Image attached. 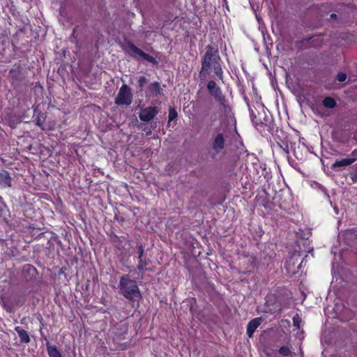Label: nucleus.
<instances>
[{
    "mask_svg": "<svg viewBox=\"0 0 357 357\" xmlns=\"http://www.w3.org/2000/svg\"><path fill=\"white\" fill-rule=\"evenodd\" d=\"M284 152L288 153H289V148H288V146L286 145L285 148L283 149Z\"/></svg>",
    "mask_w": 357,
    "mask_h": 357,
    "instance_id": "b1692460",
    "label": "nucleus"
},
{
    "mask_svg": "<svg viewBox=\"0 0 357 357\" xmlns=\"http://www.w3.org/2000/svg\"><path fill=\"white\" fill-rule=\"evenodd\" d=\"M213 68L214 73L220 79H222V70L220 65V58L218 50L211 45L206 47V51L204 54V59L202 63V70Z\"/></svg>",
    "mask_w": 357,
    "mask_h": 357,
    "instance_id": "f257e3e1",
    "label": "nucleus"
},
{
    "mask_svg": "<svg viewBox=\"0 0 357 357\" xmlns=\"http://www.w3.org/2000/svg\"><path fill=\"white\" fill-rule=\"evenodd\" d=\"M225 141L223 135L222 133L218 134L215 137L212 144L213 155L218 154L223 150L225 147Z\"/></svg>",
    "mask_w": 357,
    "mask_h": 357,
    "instance_id": "423d86ee",
    "label": "nucleus"
},
{
    "mask_svg": "<svg viewBox=\"0 0 357 357\" xmlns=\"http://www.w3.org/2000/svg\"><path fill=\"white\" fill-rule=\"evenodd\" d=\"M142 58L149 61H152L153 60V58L151 56L146 54L145 52H144Z\"/></svg>",
    "mask_w": 357,
    "mask_h": 357,
    "instance_id": "412c9836",
    "label": "nucleus"
},
{
    "mask_svg": "<svg viewBox=\"0 0 357 357\" xmlns=\"http://www.w3.org/2000/svg\"><path fill=\"white\" fill-rule=\"evenodd\" d=\"M177 112L174 109L170 108L169 112V120L172 121L177 117Z\"/></svg>",
    "mask_w": 357,
    "mask_h": 357,
    "instance_id": "6ab92c4d",
    "label": "nucleus"
},
{
    "mask_svg": "<svg viewBox=\"0 0 357 357\" xmlns=\"http://www.w3.org/2000/svg\"><path fill=\"white\" fill-rule=\"evenodd\" d=\"M12 180L9 173L6 170L0 172V187L8 188L11 186Z\"/></svg>",
    "mask_w": 357,
    "mask_h": 357,
    "instance_id": "1a4fd4ad",
    "label": "nucleus"
},
{
    "mask_svg": "<svg viewBox=\"0 0 357 357\" xmlns=\"http://www.w3.org/2000/svg\"><path fill=\"white\" fill-rule=\"evenodd\" d=\"M0 160H2V159L0 158Z\"/></svg>",
    "mask_w": 357,
    "mask_h": 357,
    "instance_id": "a878e982",
    "label": "nucleus"
},
{
    "mask_svg": "<svg viewBox=\"0 0 357 357\" xmlns=\"http://www.w3.org/2000/svg\"><path fill=\"white\" fill-rule=\"evenodd\" d=\"M148 82V79L144 76H140L138 78V88L140 91L144 90L145 84Z\"/></svg>",
    "mask_w": 357,
    "mask_h": 357,
    "instance_id": "2eb2a0df",
    "label": "nucleus"
},
{
    "mask_svg": "<svg viewBox=\"0 0 357 357\" xmlns=\"http://www.w3.org/2000/svg\"><path fill=\"white\" fill-rule=\"evenodd\" d=\"M207 88L211 96L219 102L220 111L225 116H229L231 112L230 107L227 103L220 89L217 86L216 83L214 81H209L207 84Z\"/></svg>",
    "mask_w": 357,
    "mask_h": 357,
    "instance_id": "7ed1b4c3",
    "label": "nucleus"
},
{
    "mask_svg": "<svg viewBox=\"0 0 357 357\" xmlns=\"http://www.w3.org/2000/svg\"><path fill=\"white\" fill-rule=\"evenodd\" d=\"M331 18L336 17V15L333 13V14L331 15Z\"/></svg>",
    "mask_w": 357,
    "mask_h": 357,
    "instance_id": "393cba45",
    "label": "nucleus"
},
{
    "mask_svg": "<svg viewBox=\"0 0 357 357\" xmlns=\"http://www.w3.org/2000/svg\"><path fill=\"white\" fill-rule=\"evenodd\" d=\"M145 264L143 263L142 259L139 260L138 268L139 271H143L144 268Z\"/></svg>",
    "mask_w": 357,
    "mask_h": 357,
    "instance_id": "4be33fe9",
    "label": "nucleus"
},
{
    "mask_svg": "<svg viewBox=\"0 0 357 357\" xmlns=\"http://www.w3.org/2000/svg\"><path fill=\"white\" fill-rule=\"evenodd\" d=\"M160 86L157 82H154L149 86L147 90L145 91L146 97L158 96L160 93Z\"/></svg>",
    "mask_w": 357,
    "mask_h": 357,
    "instance_id": "0eeeda50",
    "label": "nucleus"
},
{
    "mask_svg": "<svg viewBox=\"0 0 357 357\" xmlns=\"http://www.w3.org/2000/svg\"><path fill=\"white\" fill-rule=\"evenodd\" d=\"M138 249H139V259H142V257L144 253L143 247L140 245H139Z\"/></svg>",
    "mask_w": 357,
    "mask_h": 357,
    "instance_id": "5701e85b",
    "label": "nucleus"
},
{
    "mask_svg": "<svg viewBox=\"0 0 357 357\" xmlns=\"http://www.w3.org/2000/svg\"><path fill=\"white\" fill-rule=\"evenodd\" d=\"M347 79V75L345 73H339L337 75V79L339 81V82H344Z\"/></svg>",
    "mask_w": 357,
    "mask_h": 357,
    "instance_id": "aec40b11",
    "label": "nucleus"
},
{
    "mask_svg": "<svg viewBox=\"0 0 357 357\" xmlns=\"http://www.w3.org/2000/svg\"><path fill=\"white\" fill-rule=\"evenodd\" d=\"M291 346L287 345L280 348L279 353L283 356H288L291 354Z\"/></svg>",
    "mask_w": 357,
    "mask_h": 357,
    "instance_id": "4468645a",
    "label": "nucleus"
},
{
    "mask_svg": "<svg viewBox=\"0 0 357 357\" xmlns=\"http://www.w3.org/2000/svg\"><path fill=\"white\" fill-rule=\"evenodd\" d=\"M335 105H336V102L334 100V99H333L332 98L327 97V98H324L323 100V105L325 107L331 109V108H333L335 106Z\"/></svg>",
    "mask_w": 357,
    "mask_h": 357,
    "instance_id": "ddd939ff",
    "label": "nucleus"
},
{
    "mask_svg": "<svg viewBox=\"0 0 357 357\" xmlns=\"http://www.w3.org/2000/svg\"><path fill=\"white\" fill-rule=\"evenodd\" d=\"M263 319L261 317L255 318L252 319L247 326V333L248 335L250 337H252L254 332L256 329L261 324Z\"/></svg>",
    "mask_w": 357,
    "mask_h": 357,
    "instance_id": "6e6552de",
    "label": "nucleus"
},
{
    "mask_svg": "<svg viewBox=\"0 0 357 357\" xmlns=\"http://www.w3.org/2000/svg\"><path fill=\"white\" fill-rule=\"evenodd\" d=\"M301 323V318L299 317L298 314H296L293 317V324L294 326L296 328H299Z\"/></svg>",
    "mask_w": 357,
    "mask_h": 357,
    "instance_id": "dca6fc26",
    "label": "nucleus"
},
{
    "mask_svg": "<svg viewBox=\"0 0 357 357\" xmlns=\"http://www.w3.org/2000/svg\"><path fill=\"white\" fill-rule=\"evenodd\" d=\"M354 162V159L353 158H344L340 160H337L333 165V168L336 167H347Z\"/></svg>",
    "mask_w": 357,
    "mask_h": 357,
    "instance_id": "9d476101",
    "label": "nucleus"
},
{
    "mask_svg": "<svg viewBox=\"0 0 357 357\" xmlns=\"http://www.w3.org/2000/svg\"><path fill=\"white\" fill-rule=\"evenodd\" d=\"M130 50L133 53L139 55L141 57L142 56V55L144 54V52L142 50H141L140 49H139L138 47H137L136 46H135L133 45H130Z\"/></svg>",
    "mask_w": 357,
    "mask_h": 357,
    "instance_id": "f3484780",
    "label": "nucleus"
},
{
    "mask_svg": "<svg viewBox=\"0 0 357 357\" xmlns=\"http://www.w3.org/2000/svg\"><path fill=\"white\" fill-rule=\"evenodd\" d=\"M132 101V93L130 88L126 85L123 84L115 98L114 102L118 105H130Z\"/></svg>",
    "mask_w": 357,
    "mask_h": 357,
    "instance_id": "20e7f679",
    "label": "nucleus"
},
{
    "mask_svg": "<svg viewBox=\"0 0 357 357\" xmlns=\"http://www.w3.org/2000/svg\"><path fill=\"white\" fill-rule=\"evenodd\" d=\"M47 352L50 357H61L60 352L54 346H47Z\"/></svg>",
    "mask_w": 357,
    "mask_h": 357,
    "instance_id": "f8f14e48",
    "label": "nucleus"
},
{
    "mask_svg": "<svg viewBox=\"0 0 357 357\" xmlns=\"http://www.w3.org/2000/svg\"><path fill=\"white\" fill-rule=\"evenodd\" d=\"M45 120V117L43 116V115H41V116H38V118L36 119V123L38 126L40 127L43 130H44L45 128L43 127V121Z\"/></svg>",
    "mask_w": 357,
    "mask_h": 357,
    "instance_id": "a211bd4d",
    "label": "nucleus"
},
{
    "mask_svg": "<svg viewBox=\"0 0 357 357\" xmlns=\"http://www.w3.org/2000/svg\"><path fill=\"white\" fill-rule=\"evenodd\" d=\"M15 331L17 333L22 342L27 343L30 341L29 334L26 331L19 326L15 328Z\"/></svg>",
    "mask_w": 357,
    "mask_h": 357,
    "instance_id": "9b49d317",
    "label": "nucleus"
},
{
    "mask_svg": "<svg viewBox=\"0 0 357 357\" xmlns=\"http://www.w3.org/2000/svg\"><path fill=\"white\" fill-rule=\"evenodd\" d=\"M119 287L121 294L127 299L137 301L141 297L136 282L131 280L128 275H124L121 278Z\"/></svg>",
    "mask_w": 357,
    "mask_h": 357,
    "instance_id": "f03ea898",
    "label": "nucleus"
},
{
    "mask_svg": "<svg viewBox=\"0 0 357 357\" xmlns=\"http://www.w3.org/2000/svg\"><path fill=\"white\" fill-rule=\"evenodd\" d=\"M158 111L157 107H148L140 110L139 117L143 121H150L158 114Z\"/></svg>",
    "mask_w": 357,
    "mask_h": 357,
    "instance_id": "39448f33",
    "label": "nucleus"
}]
</instances>
